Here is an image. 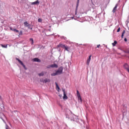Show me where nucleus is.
I'll use <instances>...</instances> for the list:
<instances>
[{
  "mask_svg": "<svg viewBox=\"0 0 129 129\" xmlns=\"http://www.w3.org/2000/svg\"><path fill=\"white\" fill-rule=\"evenodd\" d=\"M63 72V68L62 67H60L57 71H56L55 73H53L51 74V76H56V75H60V74H62V73Z\"/></svg>",
  "mask_w": 129,
  "mask_h": 129,
  "instance_id": "1",
  "label": "nucleus"
},
{
  "mask_svg": "<svg viewBox=\"0 0 129 129\" xmlns=\"http://www.w3.org/2000/svg\"><path fill=\"white\" fill-rule=\"evenodd\" d=\"M79 1L80 0H77L75 15V16L73 17V18H75L76 20H78L80 17V16L79 14H77V8H78V6H79Z\"/></svg>",
  "mask_w": 129,
  "mask_h": 129,
  "instance_id": "2",
  "label": "nucleus"
},
{
  "mask_svg": "<svg viewBox=\"0 0 129 129\" xmlns=\"http://www.w3.org/2000/svg\"><path fill=\"white\" fill-rule=\"evenodd\" d=\"M71 120H73V121H76V122H79V119L78 118V117H77L76 115L71 114Z\"/></svg>",
  "mask_w": 129,
  "mask_h": 129,
  "instance_id": "3",
  "label": "nucleus"
},
{
  "mask_svg": "<svg viewBox=\"0 0 129 129\" xmlns=\"http://www.w3.org/2000/svg\"><path fill=\"white\" fill-rule=\"evenodd\" d=\"M77 95L78 97V102L81 104L82 103V98H81V96L80 95V93H79V91L78 90L77 91Z\"/></svg>",
  "mask_w": 129,
  "mask_h": 129,
  "instance_id": "4",
  "label": "nucleus"
},
{
  "mask_svg": "<svg viewBox=\"0 0 129 129\" xmlns=\"http://www.w3.org/2000/svg\"><path fill=\"white\" fill-rule=\"evenodd\" d=\"M16 60H17V61H18L19 63H20V64H21V65H22V66H23V68H24V69H25V70H27L28 69L26 67V66L24 64L23 61H22V60H21L20 59L18 58L17 57H16Z\"/></svg>",
  "mask_w": 129,
  "mask_h": 129,
  "instance_id": "5",
  "label": "nucleus"
},
{
  "mask_svg": "<svg viewBox=\"0 0 129 129\" xmlns=\"http://www.w3.org/2000/svg\"><path fill=\"white\" fill-rule=\"evenodd\" d=\"M47 68L48 69H50V68H58V65L56 63H53V64L48 66Z\"/></svg>",
  "mask_w": 129,
  "mask_h": 129,
  "instance_id": "6",
  "label": "nucleus"
},
{
  "mask_svg": "<svg viewBox=\"0 0 129 129\" xmlns=\"http://www.w3.org/2000/svg\"><path fill=\"white\" fill-rule=\"evenodd\" d=\"M65 91V89H62V92L63 93V99H68V97H67V95H66V93Z\"/></svg>",
  "mask_w": 129,
  "mask_h": 129,
  "instance_id": "7",
  "label": "nucleus"
},
{
  "mask_svg": "<svg viewBox=\"0 0 129 129\" xmlns=\"http://www.w3.org/2000/svg\"><path fill=\"white\" fill-rule=\"evenodd\" d=\"M41 82H43V83H47V82H51V80L49 79H45L44 80H43L42 81H40Z\"/></svg>",
  "mask_w": 129,
  "mask_h": 129,
  "instance_id": "8",
  "label": "nucleus"
},
{
  "mask_svg": "<svg viewBox=\"0 0 129 129\" xmlns=\"http://www.w3.org/2000/svg\"><path fill=\"white\" fill-rule=\"evenodd\" d=\"M123 67L124 69H125V70H127L129 69L128 64H127V63H125L123 64Z\"/></svg>",
  "mask_w": 129,
  "mask_h": 129,
  "instance_id": "9",
  "label": "nucleus"
},
{
  "mask_svg": "<svg viewBox=\"0 0 129 129\" xmlns=\"http://www.w3.org/2000/svg\"><path fill=\"white\" fill-rule=\"evenodd\" d=\"M91 60V55H90L89 56L88 59L87 60V65H88V66L89 65V63H90Z\"/></svg>",
  "mask_w": 129,
  "mask_h": 129,
  "instance_id": "10",
  "label": "nucleus"
},
{
  "mask_svg": "<svg viewBox=\"0 0 129 129\" xmlns=\"http://www.w3.org/2000/svg\"><path fill=\"white\" fill-rule=\"evenodd\" d=\"M33 61H34V62H41V59L36 57V58H33Z\"/></svg>",
  "mask_w": 129,
  "mask_h": 129,
  "instance_id": "11",
  "label": "nucleus"
},
{
  "mask_svg": "<svg viewBox=\"0 0 129 129\" xmlns=\"http://www.w3.org/2000/svg\"><path fill=\"white\" fill-rule=\"evenodd\" d=\"M39 4H40V2L38 0L34 2L31 3V5H38Z\"/></svg>",
  "mask_w": 129,
  "mask_h": 129,
  "instance_id": "12",
  "label": "nucleus"
},
{
  "mask_svg": "<svg viewBox=\"0 0 129 129\" xmlns=\"http://www.w3.org/2000/svg\"><path fill=\"white\" fill-rule=\"evenodd\" d=\"M24 24L25 27H29V26H31V25L30 24H29L28 23V22H27V21H25L24 23Z\"/></svg>",
  "mask_w": 129,
  "mask_h": 129,
  "instance_id": "13",
  "label": "nucleus"
},
{
  "mask_svg": "<svg viewBox=\"0 0 129 129\" xmlns=\"http://www.w3.org/2000/svg\"><path fill=\"white\" fill-rule=\"evenodd\" d=\"M66 46V45H65L64 44H59L58 45V47H60L61 48H65Z\"/></svg>",
  "mask_w": 129,
  "mask_h": 129,
  "instance_id": "14",
  "label": "nucleus"
},
{
  "mask_svg": "<svg viewBox=\"0 0 129 129\" xmlns=\"http://www.w3.org/2000/svg\"><path fill=\"white\" fill-rule=\"evenodd\" d=\"M117 8V4H116V5L115 6L114 8H113V10H112V12H113V13H115V10H116Z\"/></svg>",
  "mask_w": 129,
  "mask_h": 129,
  "instance_id": "15",
  "label": "nucleus"
},
{
  "mask_svg": "<svg viewBox=\"0 0 129 129\" xmlns=\"http://www.w3.org/2000/svg\"><path fill=\"white\" fill-rule=\"evenodd\" d=\"M45 75V73L44 72H42L41 73L38 74L39 76H44Z\"/></svg>",
  "mask_w": 129,
  "mask_h": 129,
  "instance_id": "16",
  "label": "nucleus"
},
{
  "mask_svg": "<svg viewBox=\"0 0 129 129\" xmlns=\"http://www.w3.org/2000/svg\"><path fill=\"white\" fill-rule=\"evenodd\" d=\"M64 49L66 51L69 52V47H68V46H66Z\"/></svg>",
  "mask_w": 129,
  "mask_h": 129,
  "instance_id": "17",
  "label": "nucleus"
},
{
  "mask_svg": "<svg viewBox=\"0 0 129 129\" xmlns=\"http://www.w3.org/2000/svg\"><path fill=\"white\" fill-rule=\"evenodd\" d=\"M66 118H69V119H70V117H71V116H71V114L70 115L66 114Z\"/></svg>",
  "mask_w": 129,
  "mask_h": 129,
  "instance_id": "18",
  "label": "nucleus"
},
{
  "mask_svg": "<svg viewBox=\"0 0 129 129\" xmlns=\"http://www.w3.org/2000/svg\"><path fill=\"white\" fill-rule=\"evenodd\" d=\"M124 33H125V31L124 30H123L121 36V38L122 39H123V35H124Z\"/></svg>",
  "mask_w": 129,
  "mask_h": 129,
  "instance_id": "19",
  "label": "nucleus"
},
{
  "mask_svg": "<svg viewBox=\"0 0 129 129\" xmlns=\"http://www.w3.org/2000/svg\"><path fill=\"white\" fill-rule=\"evenodd\" d=\"M55 85H56V88H57L58 90H60V87L58 85V84H57V82H55Z\"/></svg>",
  "mask_w": 129,
  "mask_h": 129,
  "instance_id": "20",
  "label": "nucleus"
},
{
  "mask_svg": "<svg viewBox=\"0 0 129 129\" xmlns=\"http://www.w3.org/2000/svg\"><path fill=\"white\" fill-rule=\"evenodd\" d=\"M117 43V42L116 41H114V42L112 43L113 47H114V46H115V45H116Z\"/></svg>",
  "mask_w": 129,
  "mask_h": 129,
  "instance_id": "21",
  "label": "nucleus"
},
{
  "mask_svg": "<svg viewBox=\"0 0 129 129\" xmlns=\"http://www.w3.org/2000/svg\"><path fill=\"white\" fill-rule=\"evenodd\" d=\"M1 46L3 48H8V45L1 44Z\"/></svg>",
  "mask_w": 129,
  "mask_h": 129,
  "instance_id": "22",
  "label": "nucleus"
},
{
  "mask_svg": "<svg viewBox=\"0 0 129 129\" xmlns=\"http://www.w3.org/2000/svg\"><path fill=\"white\" fill-rule=\"evenodd\" d=\"M30 41L31 42L32 45H33V44H34V39H33V38H30Z\"/></svg>",
  "mask_w": 129,
  "mask_h": 129,
  "instance_id": "23",
  "label": "nucleus"
},
{
  "mask_svg": "<svg viewBox=\"0 0 129 129\" xmlns=\"http://www.w3.org/2000/svg\"><path fill=\"white\" fill-rule=\"evenodd\" d=\"M38 23H42V19L39 18L38 19Z\"/></svg>",
  "mask_w": 129,
  "mask_h": 129,
  "instance_id": "24",
  "label": "nucleus"
},
{
  "mask_svg": "<svg viewBox=\"0 0 129 129\" xmlns=\"http://www.w3.org/2000/svg\"><path fill=\"white\" fill-rule=\"evenodd\" d=\"M13 32H16V33H19V30H17L16 29H14Z\"/></svg>",
  "mask_w": 129,
  "mask_h": 129,
  "instance_id": "25",
  "label": "nucleus"
},
{
  "mask_svg": "<svg viewBox=\"0 0 129 129\" xmlns=\"http://www.w3.org/2000/svg\"><path fill=\"white\" fill-rule=\"evenodd\" d=\"M27 28L28 29H30V30H33V28L31 27V26H27Z\"/></svg>",
  "mask_w": 129,
  "mask_h": 129,
  "instance_id": "26",
  "label": "nucleus"
},
{
  "mask_svg": "<svg viewBox=\"0 0 129 129\" xmlns=\"http://www.w3.org/2000/svg\"><path fill=\"white\" fill-rule=\"evenodd\" d=\"M10 128V127L9 126V125H8V124L6 125V129H9Z\"/></svg>",
  "mask_w": 129,
  "mask_h": 129,
  "instance_id": "27",
  "label": "nucleus"
},
{
  "mask_svg": "<svg viewBox=\"0 0 129 129\" xmlns=\"http://www.w3.org/2000/svg\"><path fill=\"white\" fill-rule=\"evenodd\" d=\"M61 39H64V40H67V38L64 37V36H62Z\"/></svg>",
  "mask_w": 129,
  "mask_h": 129,
  "instance_id": "28",
  "label": "nucleus"
},
{
  "mask_svg": "<svg viewBox=\"0 0 129 129\" xmlns=\"http://www.w3.org/2000/svg\"><path fill=\"white\" fill-rule=\"evenodd\" d=\"M119 31H120V27H119V28H118V29L117 30V33H118V32H119Z\"/></svg>",
  "mask_w": 129,
  "mask_h": 129,
  "instance_id": "29",
  "label": "nucleus"
},
{
  "mask_svg": "<svg viewBox=\"0 0 129 129\" xmlns=\"http://www.w3.org/2000/svg\"><path fill=\"white\" fill-rule=\"evenodd\" d=\"M124 41L125 42H127V39H126V38H125L124 39Z\"/></svg>",
  "mask_w": 129,
  "mask_h": 129,
  "instance_id": "30",
  "label": "nucleus"
},
{
  "mask_svg": "<svg viewBox=\"0 0 129 129\" xmlns=\"http://www.w3.org/2000/svg\"><path fill=\"white\" fill-rule=\"evenodd\" d=\"M19 35H23V32L20 31Z\"/></svg>",
  "mask_w": 129,
  "mask_h": 129,
  "instance_id": "31",
  "label": "nucleus"
},
{
  "mask_svg": "<svg viewBox=\"0 0 129 129\" xmlns=\"http://www.w3.org/2000/svg\"><path fill=\"white\" fill-rule=\"evenodd\" d=\"M100 47V44L97 45V48H99Z\"/></svg>",
  "mask_w": 129,
  "mask_h": 129,
  "instance_id": "32",
  "label": "nucleus"
},
{
  "mask_svg": "<svg viewBox=\"0 0 129 129\" xmlns=\"http://www.w3.org/2000/svg\"><path fill=\"white\" fill-rule=\"evenodd\" d=\"M10 30H11V31H14V29H13L12 28H10Z\"/></svg>",
  "mask_w": 129,
  "mask_h": 129,
  "instance_id": "33",
  "label": "nucleus"
},
{
  "mask_svg": "<svg viewBox=\"0 0 129 129\" xmlns=\"http://www.w3.org/2000/svg\"><path fill=\"white\" fill-rule=\"evenodd\" d=\"M124 112H123V117H124Z\"/></svg>",
  "mask_w": 129,
  "mask_h": 129,
  "instance_id": "34",
  "label": "nucleus"
},
{
  "mask_svg": "<svg viewBox=\"0 0 129 129\" xmlns=\"http://www.w3.org/2000/svg\"><path fill=\"white\" fill-rule=\"evenodd\" d=\"M123 52H124V53H126L127 51H125V50H122Z\"/></svg>",
  "mask_w": 129,
  "mask_h": 129,
  "instance_id": "35",
  "label": "nucleus"
},
{
  "mask_svg": "<svg viewBox=\"0 0 129 129\" xmlns=\"http://www.w3.org/2000/svg\"><path fill=\"white\" fill-rule=\"evenodd\" d=\"M126 53H127V54H129V50H127Z\"/></svg>",
  "mask_w": 129,
  "mask_h": 129,
  "instance_id": "36",
  "label": "nucleus"
},
{
  "mask_svg": "<svg viewBox=\"0 0 129 129\" xmlns=\"http://www.w3.org/2000/svg\"><path fill=\"white\" fill-rule=\"evenodd\" d=\"M126 71H127V72L129 73V69H128V70H127Z\"/></svg>",
  "mask_w": 129,
  "mask_h": 129,
  "instance_id": "37",
  "label": "nucleus"
},
{
  "mask_svg": "<svg viewBox=\"0 0 129 129\" xmlns=\"http://www.w3.org/2000/svg\"><path fill=\"white\" fill-rule=\"evenodd\" d=\"M0 100H2V96H0Z\"/></svg>",
  "mask_w": 129,
  "mask_h": 129,
  "instance_id": "38",
  "label": "nucleus"
},
{
  "mask_svg": "<svg viewBox=\"0 0 129 129\" xmlns=\"http://www.w3.org/2000/svg\"><path fill=\"white\" fill-rule=\"evenodd\" d=\"M124 114H126V113H125V112H124Z\"/></svg>",
  "mask_w": 129,
  "mask_h": 129,
  "instance_id": "39",
  "label": "nucleus"
}]
</instances>
